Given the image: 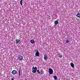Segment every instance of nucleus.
I'll use <instances>...</instances> for the list:
<instances>
[{
  "instance_id": "f03ea898",
  "label": "nucleus",
  "mask_w": 80,
  "mask_h": 80,
  "mask_svg": "<svg viewBox=\"0 0 80 80\" xmlns=\"http://www.w3.org/2000/svg\"><path fill=\"white\" fill-rule=\"evenodd\" d=\"M35 55L36 57H40V53H39L38 50H37V52L36 53Z\"/></svg>"
},
{
  "instance_id": "a211bd4d",
  "label": "nucleus",
  "mask_w": 80,
  "mask_h": 80,
  "mask_svg": "<svg viewBox=\"0 0 80 80\" xmlns=\"http://www.w3.org/2000/svg\"><path fill=\"white\" fill-rule=\"evenodd\" d=\"M62 57H63V56H62V55H59V57L60 58H62Z\"/></svg>"
},
{
  "instance_id": "4468645a",
  "label": "nucleus",
  "mask_w": 80,
  "mask_h": 80,
  "mask_svg": "<svg viewBox=\"0 0 80 80\" xmlns=\"http://www.w3.org/2000/svg\"><path fill=\"white\" fill-rule=\"evenodd\" d=\"M41 73L43 75V71H41Z\"/></svg>"
},
{
  "instance_id": "412c9836",
  "label": "nucleus",
  "mask_w": 80,
  "mask_h": 80,
  "mask_svg": "<svg viewBox=\"0 0 80 80\" xmlns=\"http://www.w3.org/2000/svg\"><path fill=\"white\" fill-rule=\"evenodd\" d=\"M11 80H14V79H13V78H12V79H11Z\"/></svg>"
},
{
  "instance_id": "7ed1b4c3",
  "label": "nucleus",
  "mask_w": 80,
  "mask_h": 80,
  "mask_svg": "<svg viewBox=\"0 0 80 80\" xmlns=\"http://www.w3.org/2000/svg\"><path fill=\"white\" fill-rule=\"evenodd\" d=\"M12 73L13 75H16L17 73V71L15 70H13L12 71Z\"/></svg>"
},
{
  "instance_id": "6e6552de",
  "label": "nucleus",
  "mask_w": 80,
  "mask_h": 80,
  "mask_svg": "<svg viewBox=\"0 0 80 80\" xmlns=\"http://www.w3.org/2000/svg\"><path fill=\"white\" fill-rule=\"evenodd\" d=\"M76 16L78 17H79V18H80V13H78V14H77Z\"/></svg>"
},
{
  "instance_id": "20e7f679",
  "label": "nucleus",
  "mask_w": 80,
  "mask_h": 80,
  "mask_svg": "<svg viewBox=\"0 0 80 80\" xmlns=\"http://www.w3.org/2000/svg\"><path fill=\"white\" fill-rule=\"evenodd\" d=\"M18 60L20 61L22 60H23V57L22 56L19 55L18 57Z\"/></svg>"
},
{
  "instance_id": "39448f33",
  "label": "nucleus",
  "mask_w": 80,
  "mask_h": 80,
  "mask_svg": "<svg viewBox=\"0 0 80 80\" xmlns=\"http://www.w3.org/2000/svg\"><path fill=\"white\" fill-rule=\"evenodd\" d=\"M37 67H35V69L33 70L32 71V72L33 73H36L37 72Z\"/></svg>"
},
{
  "instance_id": "2eb2a0df",
  "label": "nucleus",
  "mask_w": 80,
  "mask_h": 80,
  "mask_svg": "<svg viewBox=\"0 0 80 80\" xmlns=\"http://www.w3.org/2000/svg\"><path fill=\"white\" fill-rule=\"evenodd\" d=\"M22 3H23V2H22V0H21L20 4L21 5H22Z\"/></svg>"
},
{
  "instance_id": "f8f14e48",
  "label": "nucleus",
  "mask_w": 80,
  "mask_h": 80,
  "mask_svg": "<svg viewBox=\"0 0 80 80\" xmlns=\"http://www.w3.org/2000/svg\"><path fill=\"white\" fill-rule=\"evenodd\" d=\"M31 43H32V44L34 43V42H35V41H34V40L32 39L31 40Z\"/></svg>"
},
{
  "instance_id": "ddd939ff",
  "label": "nucleus",
  "mask_w": 80,
  "mask_h": 80,
  "mask_svg": "<svg viewBox=\"0 0 80 80\" xmlns=\"http://www.w3.org/2000/svg\"><path fill=\"white\" fill-rule=\"evenodd\" d=\"M20 73H21V70H19V72H18V73H19L18 76H19V77H20V75H21Z\"/></svg>"
},
{
  "instance_id": "1a4fd4ad",
  "label": "nucleus",
  "mask_w": 80,
  "mask_h": 80,
  "mask_svg": "<svg viewBox=\"0 0 80 80\" xmlns=\"http://www.w3.org/2000/svg\"><path fill=\"white\" fill-rule=\"evenodd\" d=\"M71 66L72 67V68H74V64L73 63H71Z\"/></svg>"
},
{
  "instance_id": "6ab92c4d",
  "label": "nucleus",
  "mask_w": 80,
  "mask_h": 80,
  "mask_svg": "<svg viewBox=\"0 0 80 80\" xmlns=\"http://www.w3.org/2000/svg\"><path fill=\"white\" fill-rule=\"evenodd\" d=\"M66 42L67 43H69V41L68 40H66Z\"/></svg>"
},
{
  "instance_id": "9d476101",
  "label": "nucleus",
  "mask_w": 80,
  "mask_h": 80,
  "mask_svg": "<svg viewBox=\"0 0 80 80\" xmlns=\"http://www.w3.org/2000/svg\"><path fill=\"white\" fill-rule=\"evenodd\" d=\"M53 78L55 80H57V77L56 76H53Z\"/></svg>"
},
{
  "instance_id": "f3484780",
  "label": "nucleus",
  "mask_w": 80,
  "mask_h": 80,
  "mask_svg": "<svg viewBox=\"0 0 80 80\" xmlns=\"http://www.w3.org/2000/svg\"><path fill=\"white\" fill-rule=\"evenodd\" d=\"M37 72H38V73L39 74H40V71H39V70H37Z\"/></svg>"
},
{
  "instance_id": "f257e3e1",
  "label": "nucleus",
  "mask_w": 80,
  "mask_h": 80,
  "mask_svg": "<svg viewBox=\"0 0 80 80\" xmlns=\"http://www.w3.org/2000/svg\"><path fill=\"white\" fill-rule=\"evenodd\" d=\"M53 69L51 68L49 69V73L50 75H52V74H53Z\"/></svg>"
},
{
  "instance_id": "aec40b11",
  "label": "nucleus",
  "mask_w": 80,
  "mask_h": 80,
  "mask_svg": "<svg viewBox=\"0 0 80 80\" xmlns=\"http://www.w3.org/2000/svg\"><path fill=\"white\" fill-rule=\"evenodd\" d=\"M37 50H38V49H36V50H35V52H37Z\"/></svg>"
},
{
  "instance_id": "9b49d317",
  "label": "nucleus",
  "mask_w": 80,
  "mask_h": 80,
  "mask_svg": "<svg viewBox=\"0 0 80 80\" xmlns=\"http://www.w3.org/2000/svg\"><path fill=\"white\" fill-rule=\"evenodd\" d=\"M54 23L56 25H57L58 23V22L57 21H55L54 22Z\"/></svg>"
},
{
  "instance_id": "423d86ee",
  "label": "nucleus",
  "mask_w": 80,
  "mask_h": 80,
  "mask_svg": "<svg viewBox=\"0 0 80 80\" xmlns=\"http://www.w3.org/2000/svg\"><path fill=\"white\" fill-rule=\"evenodd\" d=\"M20 42V40H18V39H17L16 40V43H17V44H18V43H19V42Z\"/></svg>"
},
{
  "instance_id": "0eeeda50",
  "label": "nucleus",
  "mask_w": 80,
  "mask_h": 80,
  "mask_svg": "<svg viewBox=\"0 0 80 80\" xmlns=\"http://www.w3.org/2000/svg\"><path fill=\"white\" fill-rule=\"evenodd\" d=\"M44 59L45 60H47L48 59V58L47 57V56H44Z\"/></svg>"
},
{
  "instance_id": "dca6fc26",
  "label": "nucleus",
  "mask_w": 80,
  "mask_h": 80,
  "mask_svg": "<svg viewBox=\"0 0 80 80\" xmlns=\"http://www.w3.org/2000/svg\"><path fill=\"white\" fill-rule=\"evenodd\" d=\"M35 68L33 66L32 67V70H34V69L35 70Z\"/></svg>"
}]
</instances>
